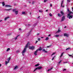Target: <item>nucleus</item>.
Masks as SVG:
<instances>
[{"instance_id": "nucleus-1", "label": "nucleus", "mask_w": 73, "mask_h": 73, "mask_svg": "<svg viewBox=\"0 0 73 73\" xmlns=\"http://www.w3.org/2000/svg\"><path fill=\"white\" fill-rule=\"evenodd\" d=\"M29 44H30L29 42H28L26 44L25 46V47L24 48L23 50V51L22 52L23 56H24V54H25V52H26V49H27V48L28 46H29Z\"/></svg>"}, {"instance_id": "nucleus-2", "label": "nucleus", "mask_w": 73, "mask_h": 73, "mask_svg": "<svg viewBox=\"0 0 73 73\" xmlns=\"http://www.w3.org/2000/svg\"><path fill=\"white\" fill-rule=\"evenodd\" d=\"M42 66H39L37 68H36L34 70V71H33V72H35L36 70H37L38 69V70H39L40 69H42Z\"/></svg>"}, {"instance_id": "nucleus-3", "label": "nucleus", "mask_w": 73, "mask_h": 73, "mask_svg": "<svg viewBox=\"0 0 73 73\" xmlns=\"http://www.w3.org/2000/svg\"><path fill=\"white\" fill-rule=\"evenodd\" d=\"M35 46H31L29 47V49H31V50H34L35 48Z\"/></svg>"}, {"instance_id": "nucleus-4", "label": "nucleus", "mask_w": 73, "mask_h": 73, "mask_svg": "<svg viewBox=\"0 0 73 73\" xmlns=\"http://www.w3.org/2000/svg\"><path fill=\"white\" fill-rule=\"evenodd\" d=\"M16 9H13V12H15V15H17V14H18V12H19V11H16Z\"/></svg>"}, {"instance_id": "nucleus-5", "label": "nucleus", "mask_w": 73, "mask_h": 73, "mask_svg": "<svg viewBox=\"0 0 73 73\" xmlns=\"http://www.w3.org/2000/svg\"><path fill=\"white\" fill-rule=\"evenodd\" d=\"M65 19V16H63L62 17L61 19V21H64Z\"/></svg>"}, {"instance_id": "nucleus-6", "label": "nucleus", "mask_w": 73, "mask_h": 73, "mask_svg": "<svg viewBox=\"0 0 73 73\" xmlns=\"http://www.w3.org/2000/svg\"><path fill=\"white\" fill-rule=\"evenodd\" d=\"M37 51H38V50H37L34 52V54H35V56H37Z\"/></svg>"}, {"instance_id": "nucleus-7", "label": "nucleus", "mask_w": 73, "mask_h": 73, "mask_svg": "<svg viewBox=\"0 0 73 73\" xmlns=\"http://www.w3.org/2000/svg\"><path fill=\"white\" fill-rule=\"evenodd\" d=\"M60 13L61 14L62 16H64L65 15V13L62 11H60Z\"/></svg>"}, {"instance_id": "nucleus-8", "label": "nucleus", "mask_w": 73, "mask_h": 73, "mask_svg": "<svg viewBox=\"0 0 73 73\" xmlns=\"http://www.w3.org/2000/svg\"><path fill=\"white\" fill-rule=\"evenodd\" d=\"M64 36H66L67 37H69V35L67 33H64Z\"/></svg>"}, {"instance_id": "nucleus-9", "label": "nucleus", "mask_w": 73, "mask_h": 73, "mask_svg": "<svg viewBox=\"0 0 73 73\" xmlns=\"http://www.w3.org/2000/svg\"><path fill=\"white\" fill-rule=\"evenodd\" d=\"M5 7H9V8H10V7H12V6H11V5H5Z\"/></svg>"}, {"instance_id": "nucleus-10", "label": "nucleus", "mask_w": 73, "mask_h": 73, "mask_svg": "<svg viewBox=\"0 0 73 73\" xmlns=\"http://www.w3.org/2000/svg\"><path fill=\"white\" fill-rule=\"evenodd\" d=\"M18 68H18V66H16L14 68V70H15V69H18Z\"/></svg>"}, {"instance_id": "nucleus-11", "label": "nucleus", "mask_w": 73, "mask_h": 73, "mask_svg": "<svg viewBox=\"0 0 73 73\" xmlns=\"http://www.w3.org/2000/svg\"><path fill=\"white\" fill-rule=\"evenodd\" d=\"M9 17H7L6 18H5V19H4L5 21H6V20H7L8 19H9Z\"/></svg>"}, {"instance_id": "nucleus-12", "label": "nucleus", "mask_w": 73, "mask_h": 73, "mask_svg": "<svg viewBox=\"0 0 73 73\" xmlns=\"http://www.w3.org/2000/svg\"><path fill=\"white\" fill-rule=\"evenodd\" d=\"M53 69V67H52L50 69H49L48 70H47L48 72H49V71H50V70H51Z\"/></svg>"}, {"instance_id": "nucleus-13", "label": "nucleus", "mask_w": 73, "mask_h": 73, "mask_svg": "<svg viewBox=\"0 0 73 73\" xmlns=\"http://www.w3.org/2000/svg\"><path fill=\"white\" fill-rule=\"evenodd\" d=\"M11 59V58L10 57H9L8 58V62H9V61H10V60Z\"/></svg>"}, {"instance_id": "nucleus-14", "label": "nucleus", "mask_w": 73, "mask_h": 73, "mask_svg": "<svg viewBox=\"0 0 73 73\" xmlns=\"http://www.w3.org/2000/svg\"><path fill=\"white\" fill-rule=\"evenodd\" d=\"M49 40V38L48 37H46L45 39L46 41H47V40Z\"/></svg>"}, {"instance_id": "nucleus-15", "label": "nucleus", "mask_w": 73, "mask_h": 73, "mask_svg": "<svg viewBox=\"0 0 73 73\" xmlns=\"http://www.w3.org/2000/svg\"><path fill=\"white\" fill-rule=\"evenodd\" d=\"M72 15L70 16L69 17V19H70V18H71V19H72Z\"/></svg>"}, {"instance_id": "nucleus-16", "label": "nucleus", "mask_w": 73, "mask_h": 73, "mask_svg": "<svg viewBox=\"0 0 73 73\" xmlns=\"http://www.w3.org/2000/svg\"><path fill=\"white\" fill-rule=\"evenodd\" d=\"M58 15L59 17H61V15L59 13L58 14Z\"/></svg>"}, {"instance_id": "nucleus-17", "label": "nucleus", "mask_w": 73, "mask_h": 73, "mask_svg": "<svg viewBox=\"0 0 73 73\" xmlns=\"http://www.w3.org/2000/svg\"><path fill=\"white\" fill-rule=\"evenodd\" d=\"M69 49H70V47H68L66 49V50H69Z\"/></svg>"}, {"instance_id": "nucleus-18", "label": "nucleus", "mask_w": 73, "mask_h": 73, "mask_svg": "<svg viewBox=\"0 0 73 73\" xmlns=\"http://www.w3.org/2000/svg\"><path fill=\"white\" fill-rule=\"evenodd\" d=\"M3 6H4L5 5V3H4V2H3L2 3Z\"/></svg>"}, {"instance_id": "nucleus-19", "label": "nucleus", "mask_w": 73, "mask_h": 73, "mask_svg": "<svg viewBox=\"0 0 73 73\" xmlns=\"http://www.w3.org/2000/svg\"><path fill=\"white\" fill-rule=\"evenodd\" d=\"M42 51H44V53H47V52H48L45 51V50L44 49H43L42 50Z\"/></svg>"}, {"instance_id": "nucleus-20", "label": "nucleus", "mask_w": 73, "mask_h": 73, "mask_svg": "<svg viewBox=\"0 0 73 73\" xmlns=\"http://www.w3.org/2000/svg\"><path fill=\"white\" fill-rule=\"evenodd\" d=\"M9 50H10V48H8L7 50V52H8V51H9Z\"/></svg>"}, {"instance_id": "nucleus-21", "label": "nucleus", "mask_w": 73, "mask_h": 73, "mask_svg": "<svg viewBox=\"0 0 73 73\" xmlns=\"http://www.w3.org/2000/svg\"><path fill=\"white\" fill-rule=\"evenodd\" d=\"M55 36L56 37H58L60 36V35H55Z\"/></svg>"}, {"instance_id": "nucleus-22", "label": "nucleus", "mask_w": 73, "mask_h": 73, "mask_svg": "<svg viewBox=\"0 0 73 73\" xmlns=\"http://www.w3.org/2000/svg\"><path fill=\"white\" fill-rule=\"evenodd\" d=\"M63 2H64V1H62V3H61V6L60 7H62V4H64Z\"/></svg>"}, {"instance_id": "nucleus-23", "label": "nucleus", "mask_w": 73, "mask_h": 73, "mask_svg": "<svg viewBox=\"0 0 73 73\" xmlns=\"http://www.w3.org/2000/svg\"><path fill=\"white\" fill-rule=\"evenodd\" d=\"M12 9V8H10L9 9H7V11H11Z\"/></svg>"}, {"instance_id": "nucleus-24", "label": "nucleus", "mask_w": 73, "mask_h": 73, "mask_svg": "<svg viewBox=\"0 0 73 73\" xmlns=\"http://www.w3.org/2000/svg\"><path fill=\"white\" fill-rule=\"evenodd\" d=\"M35 66H39V64H37L35 65Z\"/></svg>"}, {"instance_id": "nucleus-25", "label": "nucleus", "mask_w": 73, "mask_h": 73, "mask_svg": "<svg viewBox=\"0 0 73 73\" xmlns=\"http://www.w3.org/2000/svg\"><path fill=\"white\" fill-rule=\"evenodd\" d=\"M42 49H41V47H40V48H38V50H41Z\"/></svg>"}, {"instance_id": "nucleus-26", "label": "nucleus", "mask_w": 73, "mask_h": 73, "mask_svg": "<svg viewBox=\"0 0 73 73\" xmlns=\"http://www.w3.org/2000/svg\"><path fill=\"white\" fill-rule=\"evenodd\" d=\"M5 62H5L6 65H7V64H8V63H9V62H8V61H7H7H6Z\"/></svg>"}, {"instance_id": "nucleus-27", "label": "nucleus", "mask_w": 73, "mask_h": 73, "mask_svg": "<svg viewBox=\"0 0 73 73\" xmlns=\"http://www.w3.org/2000/svg\"><path fill=\"white\" fill-rule=\"evenodd\" d=\"M17 37H18V36H17L16 38H15V40H17Z\"/></svg>"}, {"instance_id": "nucleus-28", "label": "nucleus", "mask_w": 73, "mask_h": 73, "mask_svg": "<svg viewBox=\"0 0 73 73\" xmlns=\"http://www.w3.org/2000/svg\"><path fill=\"white\" fill-rule=\"evenodd\" d=\"M56 54V52H53L51 56H53V55H54V54Z\"/></svg>"}, {"instance_id": "nucleus-29", "label": "nucleus", "mask_w": 73, "mask_h": 73, "mask_svg": "<svg viewBox=\"0 0 73 73\" xmlns=\"http://www.w3.org/2000/svg\"><path fill=\"white\" fill-rule=\"evenodd\" d=\"M55 56H54V57L52 58V60H54V58H55Z\"/></svg>"}, {"instance_id": "nucleus-30", "label": "nucleus", "mask_w": 73, "mask_h": 73, "mask_svg": "<svg viewBox=\"0 0 73 73\" xmlns=\"http://www.w3.org/2000/svg\"><path fill=\"white\" fill-rule=\"evenodd\" d=\"M61 31H60V30L58 29V31L56 32V33H57V32H60Z\"/></svg>"}, {"instance_id": "nucleus-31", "label": "nucleus", "mask_w": 73, "mask_h": 73, "mask_svg": "<svg viewBox=\"0 0 73 73\" xmlns=\"http://www.w3.org/2000/svg\"><path fill=\"white\" fill-rule=\"evenodd\" d=\"M49 16H52V14L51 13H50L49 14Z\"/></svg>"}, {"instance_id": "nucleus-32", "label": "nucleus", "mask_w": 73, "mask_h": 73, "mask_svg": "<svg viewBox=\"0 0 73 73\" xmlns=\"http://www.w3.org/2000/svg\"><path fill=\"white\" fill-rule=\"evenodd\" d=\"M63 54H64V53H62L61 54V55L60 56V57H62V56H63Z\"/></svg>"}, {"instance_id": "nucleus-33", "label": "nucleus", "mask_w": 73, "mask_h": 73, "mask_svg": "<svg viewBox=\"0 0 73 73\" xmlns=\"http://www.w3.org/2000/svg\"><path fill=\"white\" fill-rule=\"evenodd\" d=\"M35 2L34 1H33V2L32 3V4H35Z\"/></svg>"}, {"instance_id": "nucleus-34", "label": "nucleus", "mask_w": 73, "mask_h": 73, "mask_svg": "<svg viewBox=\"0 0 73 73\" xmlns=\"http://www.w3.org/2000/svg\"><path fill=\"white\" fill-rule=\"evenodd\" d=\"M68 16L69 17L70 16H71L70 15V13H69L68 14Z\"/></svg>"}, {"instance_id": "nucleus-35", "label": "nucleus", "mask_w": 73, "mask_h": 73, "mask_svg": "<svg viewBox=\"0 0 73 73\" xmlns=\"http://www.w3.org/2000/svg\"><path fill=\"white\" fill-rule=\"evenodd\" d=\"M22 13V14H25V12H23Z\"/></svg>"}, {"instance_id": "nucleus-36", "label": "nucleus", "mask_w": 73, "mask_h": 73, "mask_svg": "<svg viewBox=\"0 0 73 73\" xmlns=\"http://www.w3.org/2000/svg\"><path fill=\"white\" fill-rule=\"evenodd\" d=\"M69 13H70V14H71V13H72V14H73V12H70Z\"/></svg>"}, {"instance_id": "nucleus-37", "label": "nucleus", "mask_w": 73, "mask_h": 73, "mask_svg": "<svg viewBox=\"0 0 73 73\" xmlns=\"http://www.w3.org/2000/svg\"><path fill=\"white\" fill-rule=\"evenodd\" d=\"M50 47H51V46H47V48H50Z\"/></svg>"}, {"instance_id": "nucleus-38", "label": "nucleus", "mask_w": 73, "mask_h": 73, "mask_svg": "<svg viewBox=\"0 0 73 73\" xmlns=\"http://www.w3.org/2000/svg\"><path fill=\"white\" fill-rule=\"evenodd\" d=\"M50 7H52V4H50Z\"/></svg>"}, {"instance_id": "nucleus-39", "label": "nucleus", "mask_w": 73, "mask_h": 73, "mask_svg": "<svg viewBox=\"0 0 73 73\" xmlns=\"http://www.w3.org/2000/svg\"><path fill=\"white\" fill-rule=\"evenodd\" d=\"M41 39H40V38H38V41H40V40Z\"/></svg>"}, {"instance_id": "nucleus-40", "label": "nucleus", "mask_w": 73, "mask_h": 73, "mask_svg": "<svg viewBox=\"0 0 73 73\" xmlns=\"http://www.w3.org/2000/svg\"><path fill=\"white\" fill-rule=\"evenodd\" d=\"M19 52V50H17V51H16V52L17 53H18V52Z\"/></svg>"}, {"instance_id": "nucleus-41", "label": "nucleus", "mask_w": 73, "mask_h": 73, "mask_svg": "<svg viewBox=\"0 0 73 73\" xmlns=\"http://www.w3.org/2000/svg\"><path fill=\"white\" fill-rule=\"evenodd\" d=\"M48 0H44V3H45Z\"/></svg>"}, {"instance_id": "nucleus-42", "label": "nucleus", "mask_w": 73, "mask_h": 73, "mask_svg": "<svg viewBox=\"0 0 73 73\" xmlns=\"http://www.w3.org/2000/svg\"><path fill=\"white\" fill-rule=\"evenodd\" d=\"M61 60L58 63L59 64L61 63Z\"/></svg>"}, {"instance_id": "nucleus-43", "label": "nucleus", "mask_w": 73, "mask_h": 73, "mask_svg": "<svg viewBox=\"0 0 73 73\" xmlns=\"http://www.w3.org/2000/svg\"><path fill=\"white\" fill-rule=\"evenodd\" d=\"M11 35V34H8V35H7V36H10V35Z\"/></svg>"}, {"instance_id": "nucleus-44", "label": "nucleus", "mask_w": 73, "mask_h": 73, "mask_svg": "<svg viewBox=\"0 0 73 73\" xmlns=\"http://www.w3.org/2000/svg\"><path fill=\"white\" fill-rule=\"evenodd\" d=\"M63 70V71H65V70H66V69H64Z\"/></svg>"}, {"instance_id": "nucleus-45", "label": "nucleus", "mask_w": 73, "mask_h": 73, "mask_svg": "<svg viewBox=\"0 0 73 73\" xmlns=\"http://www.w3.org/2000/svg\"><path fill=\"white\" fill-rule=\"evenodd\" d=\"M37 42H38V41L37 40L36 41L35 44H36V43H37Z\"/></svg>"}, {"instance_id": "nucleus-46", "label": "nucleus", "mask_w": 73, "mask_h": 73, "mask_svg": "<svg viewBox=\"0 0 73 73\" xmlns=\"http://www.w3.org/2000/svg\"><path fill=\"white\" fill-rule=\"evenodd\" d=\"M39 12H41V13H42V11H41V10H39Z\"/></svg>"}, {"instance_id": "nucleus-47", "label": "nucleus", "mask_w": 73, "mask_h": 73, "mask_svg": "<svg viewBox=\"0 0 73 73\" xmlns=\"http://www.w3.org/2000/svg\"><path fill=\"white\" fill-rule=\"evenodd\" d=\"M68 12H69H69H70V11L68 9Z\"/></svg>"}, {"instance_id": "nucleus-48", "label": "nucleus", "mask_w": 73, "mask_h": 73, "mask_svg": "<svg viewBox=\"0 0 73 73\" xmlns=\"http://www.w3.org/2000/svg\"><path fill=\"white\" fill-rule=\"evenodd\" d=\"M69 56H72V55H69Z\"/></svg>"}, {"instance_id": "nucleus-49", "label": "nucleus", "mask_w": 73, "mask_h": 73, "mask_svg": "<svg viewBox=\"0 0 73 73\" xmlns=\"http://www.w3.org/2000/svg\"><path fill=\"white\" fill-rule=\"evenodd\" d=\"M40 16H39L37 18V19H39L40 18Z\"/></svg>"}, {"instance_id": "nucleus-50", "label": "nucleus", "mask_w": 73, "mask_h": 73, "mask_svg": "<svg viewBox=\"0 0 73 73\" xmlns=\"http://www.w3.org/2000/svg\"><path fill=\"white\" fill-rule=\"evenodd\" d=\"M48 10H46V12H48Z\"/></svg>"}, {"instance_id": "nucleus-51", "label": "nucleus", "mask_w": 73, "mask_h": 73, "mask_svg": "<svg viewBox=\"0 0 73 73\" xmlns=\"http://www.w3.org/2000/svg\"><path fill=\"white\" fill-rule=\"evenodd\" d=\"M28 26H29V25H30V24H29L28 25Z\"/></svg>"}, {"instance_id": "nucleus-52", "label": "nucleus", "mask_w": 73, "mask_h": 73, "mask_svg": "<svg viewBox=\"0 0 73 73\" xmlns=\"http://www.w3.org/2000/svg\"><path fill=\"white\" fill-rule=\"evenodd\" d=\"M38 35H39V33H37V36H38Z\"/></svg>"}, {"instance_id": "nucleus-53", "label": "nucleus", "mask_w": 73, "mask_h": 73, "mask_svg": "<svg viewBox=\"0 0 73 73\" xmlns=\"http://www.w3.org/2000/svg\"><path fill=\"white\" fill-rule=\"evenodd\" d=\"M2 21V20H0V22H1Z\"/></svg>"}, {"instance_id": "nucleus-54", "label": "nucleus", "mask_w": 73, "mask_h": 73, "mask_svg": "<svg viewBox=\"0 0 73 73\" xmlns=\"http://www.w3.org/2000/svg\"><path fill=\"white\" fill-rule=\"evenodd\" d=\"M50 36V34L48 36V37H49Z\"/></svg>"}, {"instance_id": "nucleus-55", "label": "nucleus", "mask_w": 73, "mask_h": 73, "mask_svg": "<svg viewBox=\"0 0 73 73\" xmlns=\"http://www.w3.org/2000/svg\"><path fill=\"white\" fill-rule=\"evenodd\" d=\"M4 11H7V9H5Z\"/></svg>"}, {"instance_id": "nucleus-56", "label": "nucleus", "mask_w": 73, "mask_h": 73, "mask_svg": "<svg viewBox=\"0 0 73 73\" xmlns=\"http://www.w3.org/2000/svg\"><path fill=\"white\" fill-rule=\"evenodd\" d=\"M66 28V26H65L64 27V28Z\"/></svg>"}, {"instance_id": "nucleus-57", "label": "nucleus", "mask_w": 73, "mask_h": 73, "mask_svg": "<svg viewBox=\"0 0 73 73\" xmlns=\"http://www.w3.org/2000/svg\"><path fill=\"white\" fill-rule=\"evenodd\" d=\"M67 1H68V2H70V1H69V0H68Z\"/></svg>"}, {"instance_id": "nucleus-58", "label": "nucleus", "mask_w": 73, "mask_h": 73, "mask_svg": "<svg viewBox=\"0 0 73 73\" xmlns=\"http://www.w3.org/2000/svg\"><path fill=\"white\" fill-rule=\"evenodd\" d=\"M41 38H44V37H41Z\"/></svg>"}, {"instance_id": "nucleus-59", "label": "nucleus", "mask_w": 73, "mask_h": 73, "mask_svg": "<svg viewBox=\"0 0 73 73\" xmlns=\"http://www.w3.org/2000/svg\"><path fill=\"white\" fill-rule=\"evenodd\" d=\"M62 7H63V8H64V6H62Z\"/></svg>"}, {"instance_id": "nucleus-60", "label": "nucleus", "mask_w": 73, "mask_h": 73, "mask_svg": "<svg viewBox=\"0 0 73 73\" xmlns=\"http://www.w3.org/2000/svg\"><path fill=\"white\" fill-rule=\"evenodd\" d=\"M1 66V64H0V67Z\"/></svg>"}, {"instance_id": "nucleus-61", "label": "nucleus", "mask_w": 73, "mask_h": 73, "mask_svg": "<svg viewBox=\"0 0 73 73\" xmlns=\"http://www.w3.org/2000/svg\"><path fill=\"white\" fill-rule=\"evenodd\" d=\"M31 13H30V15H31Z\"/></svg>"}, {"instance_id": "nucleus-62", "label": "nucleus", "mask_w": 73, "mask_h": 73, "mask_svg": "<svg viewBox=\"0 0 73 73\" xmlns=\"http://www.w3.org/2000/svg\"><path fill=\"white\" fill-rule=\"evenodd\" d=\"M19 30L20 31V30H21V29H19Z\"/></svg>"}, {"instance_id": "nucleus-63", "label": "nucleus", "mask_w": 73, "mask_h": 73, "mask_svg": "<svg viewBox=\"0 0 73 73\" xmlns=\"http://www.w3.org/2000/svg\"><path fill=\"white\" fill-rule=\"evenodd\" d=\"M29 3H31V2L29 1Z\"/></svg>"}, {"instance_id": "nucleus-64", "label": "nucleus", "mask_w": 73, "mask_h": 73, "mask_svg": "<svg viewBox=\"0 0 73 73\" xmlns=\"http://www.w3.org/2000/svg\"><path fill=\"white\" fill-rule=\"evenodd\" d=\"M72 11H73V7L72 8Z\"/></svg>"}]
</instances>
